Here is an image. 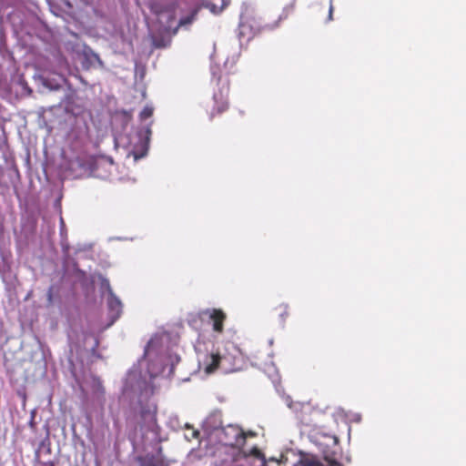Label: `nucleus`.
Masks as SVG:
<instances>
[{
  "label": "nucleus",
  "instance_id": "obj_5",
  "mask_svg": "<svg viewBox=\"0 0 466 466\" xmlns=\"http://www.w3.org/2000/svg\"><path fill=\"white\" fill-rule=\"evenodd\" d=\"M107 305L109 311L112 314V317L114 319H116L119 318L121 311H122V303L120 299L112 292V290L109 289V297L107 299Z\"/></svg>",
  "mask_w": 466,
  "mask_h": 466
},
{
  "label": "nucleus",
  "instance_id": "obj_14",
  "mask_svg": "<svg viewBox=\"0 0 466 466\" xmlns=\"http://www.w3.org/2000/svg\"><path fill=\"white\" fill-rule=\"evenodd\" d=\"M198 435H199V432H198V431H193V437H194V438H198Z\"/></svg>",
  "mask_w": 466,
  "mask_h": 466
},
{
  "label": "nucleus",
  "instance_id": "obj_6",
  "mask_svg": "<svg viewBox=\"0 0 466 466\" xmlns=\"http://www.w3.org/2000/svg\"><path fill=\"white\" fill-rule=\"evenodd\" d=\"M140 466H163V462L156 459L154 456L142 458L140 459Z\"/></svg>",
  "mask_w": 466,
  "mask_h": 466
},
{
  "label": "nucleus",
  "instance_id": "obj_12",
  "mask_svg": "<svg viewBox=\"0 0 466 466\" xmlns=\"http://www.w3.org/2000/svg\"><path fill=\"white\" fill-rule=\"evenodd\" d=\"M307 466H324L320 461H310Z\"/></svg>",
  "mask_w": 466,
  "mask_h": 466
},
{
  "label": "nucleus",
  "instance_id": "obj_4",
  "mask_svg": "<svg viewBox=\"0 0 466 466\" xmlns=\"http://www.w3.org/2000/svg\"><path fill=\"white\" fill-rule=\"evenodd\" d=\"M209 319L212 321L213 330L217 333H222L224 330V321L227 319L226 313L220 309H208Z\"/></svg>",
  "mask_w": 466,
  "mask_h": 466
},
{
  "label": "nucleus",
  "instance_id": "obj_3",
  "mask_svg": "<svg viewBox=\"0 0 466 466\" xmlns=\"http://www.w3.org/2000/svg\"><path fill=\"white\" fill-rule=\"evenodd\" d=\"M214 106L209 112V119L213 120L215 117L219 116L229 108V103L227 96L222 92L215 93L213 96Z\"/></svg>",
  "mask_w": 466,
  "mask_h": 466
},
{
  "label": "nucleus",
  "instance_id": "obj_13",
  "mask_svg": "<svg viewBox=\"0 0 466 466\" xmlns=\"http://www.w3.org/2000/svg\"><path fill=\"white\" fill-rule=\"evenodd\" d=\"M329 466H342L339 462L332 460V461H329Z\"/></svg>",
  "mask_w": 466,
  "mask_h": 466
},
{
  "label": "nucleus",
  "instance_id": "obj_9",
  "mask_svg": "<svg viewBox=\"0 0 466 466\" xmlns=\"http://www.w3.org/2000/svg\"><path fill=\"white\" fill-rule=\"evenodd\" d=\"M193 18H194V15H192L190 16H187L185 18H182V19H180L178 25L181 26V25H184L187 24H190L192 22Z\"/></svg>",
  "mask_w": 466,
  "mask_h": 466
},
{
  "label": "nucleus",
  "instance_id": "obj_1",
  "mask_svg": "<svg viewBox=\"0 0 466 466\" xmlns=\"http://www.w3.org/2000/svg\"><path fill=\"white\" fill-rule=\"evenodd\" d=\"M243 357L239 349L232 343L225 346L222 351L208 354L204 360V370L208 374L221 370L224 373H231L241 369Z\"/></svg>",
  "mask_w": 466,
  "mask_h": 466
},
{
  "label": "nucleus",
  "instance_id": "obj_10",
  "mask_svg": "<svg viewBox=\"0 0 466 466\" xmlns=\"http://www.w3.org/2000/svg\"><path fill=\"white\" fill-rule=\"evenodd\" d=\"M295 7H296V4H295V2H292L291 4H289V5H287L285 7V12L286 13H289V12L291 13V12H293L295 10Z\"/></svg>",
  "mask_w": 466,
  "mask_h": 466
},
{
  "label": "nucleus",
  "instance_id": "obj_8",
  "mask_svg": "<svg viewBox=\"0 0 466 466\" xmlns=\"http://www.w3.org/2000/svg\"><path fill=\"white\" fill-rule=\"evenodd\" d=\"M153 115V108L151 106H145L143 110L140 112V119L146 120L152 116Z\"/></svg>",
  "mask_w": 466,
  "mask_h": 466
},
{
  "label": "nucleus",
  "instance_id": "obj_7",
  "mask_svg": "<svg viewBox=\"0 0 466 466\" xmlns=\"http://www.w3.org/2000/svg\"><path fill=\"white\" fill-rule=\"evenodd\" d=\"M276 310L279 312V316L280 318V321L285 323L287 318L289 315V305L288 304H280L276 308Z\"/></svg>",
  "mask_w": 466,
  "mask_h": 466
},
{
  "label": "nucleus",
  "instance_id": "obj_2",
  "mask_svg": "<svg viewBox=\"0 0 466 466\" xmlns=\"http://www.w3.org/2000/svg\"><path fill=\"white\" fill-rule=\"evenodd\" d=\"M217 437L220 443L232 448H242L246 443V433L237 425H227L218 430Z\"/></svg>",
  "mask_w": 466,
  "mask_h": 466
},
{
  "label": "nucleus",
  "instance_id": "obj_11",
  "mask_svg": "<svg viewBox=\"0 0 466 466\" xmlns=\"http://www.w3.org/2000/svg\"><path fill=\"white\" fill-rule=\"evenodd\" d=\"M333 10H334V7L332 5V0H330L329 1V20H332Z\"/></svg>",
  "mask_w": 466,
  "mask_h": 466
},
{
  "label": "nucleus",
  "instance_id": "obj_16",
  "mask_svg": "<svg viewBox=\"0 0 466 466\" xmlns=\"http://www.w3.org/2000/svg\"><path fill=\"white\" fill-rule=\"evenodd\" d=\"M51 466H53V465H51Z\"/></svg>",
  "mask_w": 466,
  "mask_h": 466
},
{
  "label": "nucleus",
  "instance_id": "obj_15",
  "mask_svg": "<svg viewBox=\"0 0 466 466\" xmlns=\"http://www.w3.org/2000/svg\"><path fill=\"white\" fill-rule=\"evenodd\" d=\"M94 56L96 58V59H99L98 56L97 55H94Z\"/></svg>",
  "mask_w": 466,
  "mask_h": 466
}]
</instances>
